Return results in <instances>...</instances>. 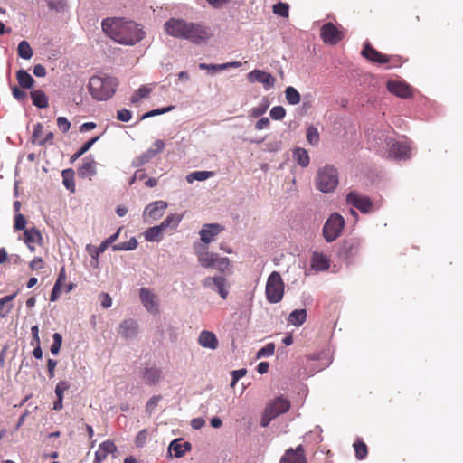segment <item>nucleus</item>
<instances>
[{
    "label": "nucleus",
    "mask_w": 463,
    "mask_h": 463,
    "mask_svg": "<svg viewBox=\"0 0 463 463\" xmlns=\"http://www.w3.org/2000/svg\"><path fill=\"white\" fill-rule=\"evenodd\" d=\"M230 266V260L228 258H220V256H217L216 263L213 266L214 269H218L219 271H225L228 267Z\"/></svg>",
    "instance_id": "obj_58"
},
{
    "label": "nucleus",
    "mask_w": 463,
    "mask_h": 463,
    "mask_svg": "<svg viewBox=\"0 0 463 463\" xmlns=\"http://www.w3.org/2000/svg\"><path fill=\"white\" fill-rule=\"evenodd\" d=\"M154 146L156 148H148L144 154L147 156V159L150 161L153 157H155L157 154L161 153L165 148V142L161 139H157L154 143Z\"/></svg>",
    "instance_id": "obj_45"
},
{
    "label": "nucleus",
    "mask_w": 463,
    "mask_h": 463,
    "mask_svg": "<svg viewBox=\"0 0 463 463\" xmlns=\"http://www.w3.org/2000/svg\"><path fill=\"white\" fill-rule=\"evenodd\" d=\"M213 176V172L211 171H194L186 175V181L192 184L194 181H204Z\"/></svg>",
    "instance_id": "obj_40"
},
{
    "label": "nucleus",
    "mask_w": 463,
    "mask_h": 463,
    "mask_svg": "<svg viewBox=\"0 0 463 463\" xmlns=\"http://www.w3.org/2000/svg\"><path fill=\"white\" fill-rule=\"evenodd\" d=\"M45 2L51 10L58 13L64 12L67 8L66 0H45Z\"/></svg>",
    "instance_id": "obj_48"
},
{
    "label": "nucleus",
    "mask_w": 463,
    "mask_h": 463,
    "mask_svg": "<svg viewBox=\"0 0 463 463\" xmlns=\"http://www.w3.org/2000/svg\"><path fill=\"white\" fill-rule=\"evenodd\" d=\"M101 26L109 37L123 45H135L145 37L138 24L122 17L105 18Z\"/></svg>",
    "instance_id": "obj_1"
},
{
    "label": "nucleus",
    "mask_w": 463,
    "mask_h": 463,
    "mask_svg": "<svg viewBox=\"0 0 463 463\" xmlns=\"http://www.w3.org/2000/svg\"><path fill=\"white\" fill-rule=\"evenodd\" d=\"M26 219L22 213H17L14 216V229L17 231L26 230Z\"/></svg>",
    "instance_id": "obj_56"
},
{
    "label": "nucleus",
    "mask_w": 463,
    "mask_h": 463,
    "mask_svg": "<svg viewBox=\"0 0 463 463\" xmlns=\"http://www.w3.org/2000/svg\"><path fill=\"white\" fill-rule=\"evenodd\" d=\"M97 163L94 158L90 156H86L83 159V163L78 169V175L80 178H91L97 174L96 169Z\"/></svg>",
    "instance_id": "obj_22"
},
{
    "label": "nucleus",
    "mask_w": 463,
    "mask_h": 463,
    "mask_svg": "<svg viewBox=\"0 0 463 463\" xmlns=\"http://www.w3.org/2000/svg\"><path fill=\"white\" fill-rule=\"evenodd\" d=\"M168 204L165 201H155L145 207L143 218L146 222L159 220L165 213Z\"/></svg>",
    "instance_id": "obj_10"
},
{
    "label": "nucleus",
    "mask_w": 463,
    "mask_h": 463,
    "mask_svg": "<svg viewBox=\"0 0 463 463\" xmlns=\"http://www.w3.org/2000/svg\"><path fill=\"white\" fill-rule=\"evenodd\" d=\"M222 230L223 227L218 223H206L203 225L199 232L201 241L203 243L212 242Z\"/></svg>",
    "instance_id": "obj_18"
},
{
    "label": "nucleus",
    "mask_w": 463,
    "mask_h": 463,
    "mask_svg": "<svg viewBox=\"0 0 463 463\" xmlns=\"http://www.w3.org/2000/svg\"><path fill=\"white\" fill-rule=\"evenodd\" d=\"M208 38L209 33L203 25L200 24L187 23L184 37L185 40L199 43Z\"/></svg>",
    "instance_id": "obj_11"
},
{
    "label": "nucleus",
    "mask_w": 463,
    "mask_h": 463,
    "mask_svg": "<svg viewBox=\"0 0 463 463\" xmlns=\"http://www.w3.org/2000/svg\"><path fill=\"white\" fill-rule=\"evenodd\" d=\"M132 118V113L127 109H122L117 111V118L121 122H128Z\"/></svg>",
    "instance_id": "obj_59"
},
{
    "label": "nucleus",
    "mask_w": 463,
    "mask_h": 463,
    "mask_svg": "<svg viewBox=\"0 0 463 463\" xmlns=\"http://www.w3.org/2000/svg\"><path fill=\"white\" fill-rule=\"evenodd\" d=\"M387 89L392 94L402 99H407L411 96V87L404 81L388 80Z\"/></svg>",
    "instance_id": "obj_19"
},
{
    "label": "nucleus",
    "mask_w": 463,
    "mask_h": 463,
    "mask_svg": "<svg viewBox=\"0 0 463 463\" xmlns=\"http://www.w3.org/2000/svg\"><path fill=\"white\" fill-rule=\"evenodd\" d=\"M164 232H165L162 230V228L159 225H156L148 228L145 232L144 236L147 241H161Z\"/></svg>",
    "instance_id": "obj_37"
},
{
    "label": "nucleus",
    "mask_w": 463,
    "mask_h": 463,
    "mask_svg": "<svg viewBox=\"0 0 463 463\" xmlns=\"http://www.w3.org/2000/svg\"><path fill=\"white\" fill-rule=\"evenodd\" d=\"M338 173L332 165H326L317 170L316 177L317 189L327 194L333 192L338 184Z\"/></svg>",
    "instance_id": "obj_3"
},
{
    "label": "nucleus",
    "mask_w": 463,
    "mask_h": 463,
    "mask_svg": "<svg viewBox=\"0 0 463 463\" xmlns=\"http://www.w3.org/2000/svg\"><path fill=\"white\" fill-rule=\"evenodd\" d=\"M284 282L278 271H272L266 283V298L269 303L277 304L280 302L284 296Z\"/></svg>",
    "instance_id": "obj_4"
},
{
    "label": "nucleus",
    "mask_w": 463,
    "mask_h": 463,
    "mask_svg": "<svg viewBox=\"0 0 463 463\" xmlns=\"http://www.w3.org/2000/svg\"><path fill=\"white\" fill-rule=\"evenodd\" d=\"M198 344L203 348L215 350L218 347L219 342L213 332L203 330L199 334Z\"/></svg>",
    "instance_id": "obj_25"
},
{
    "label": "nucleus",
    "mask_w": 463,
    "mask_h": 463,
    "mask_svg": "<svg viewBox=\"0 0 463 463\" xmlns=\"http://www.w3.org/2000/svg\"><path fill=\"white\" fill-rule=\"evenodd\" d=\"M290 402L282 396L277 397L267 406V411H269L275 418L279 417L288 411Z\"/></svg>",
    "instance_id": "obj_21"
},
{
    "label": "nucleus",
    "mask_w": 463,
    "mask_h": 463,
    "mask_svg": "<svg viewBox=\"0 0 463 463\" xmlns=\"http://www.w3.org/2000/svg\"><path fill=\"white\" fill-rule=\"evenodd\" d=\"M160 400H161L160 395H155V396L151 397L146 403V411L151 413L154 411V409L157 406Z\"/></svg>",
    "instance_id": "obj_63"
},
{
    "label": "nucleus",
    "mask_w": 463,
    "mask_h": 463,
    "mask_svg": "<svg viewBox=\"0 0 463 463\" xmlns=\"http://www.w3.org/2000/svg\"><path fill=\"white\" fill-rule=\"evenodd\" d=\"M286 115V110L282 106H275L269 111V116L274 120H280Z\"/></svg>",
    "instance_id": "obj_53"
},
{
    "label": "nucleus",
    "mask_w": 463,
    "mask_h": 463,
    "mask_svg": "<svg viewBox=\"0 0 463 463\" xmlns=\"http://www.w3.org/2000/svg\"><path fill=\"white\" fill-rule=\"evenodd\" d=\"M217 253L208 252L204 253L198 259V263L204 269L213 268L217 260Z\"/></svg>",
    "instance_id": "obj_39"
},
{
    "label": "nucleus",
    "mask_w": 463,
    "mask_h": 463,
    "mask_svg": "<svg viewBox=\"0 0 463 463\" xmlns=\"http://www.w3.org/2000/svg\"><path fill=\"white\" fill-rule=\"evenodd\" d=\"M174 106H168V107H165V108H162V109H153V110H150L146 113H145L143 116H142V119H145V118H151V117H154V116H158V115H162L164 113H166V112H169L171 110L174 109Z\"/></svg>",
    "instance_id": "obj_54"
},
{
    "label": "nucleus",
    "mask_w": 463,
    "mask_h": 463,
    "mask_svg": "<svg viewBox=\"0 0 463 463\" xmlns=\"http://www.w3.org/2000/svg\"><path fill=\"white\" fill-rule=\"evenodd\" d=\"M288 9H289L288 5L286 3H282V2H279L273 5L274 14H276L281 17L288 16Z\"/></svg>",
    "instance_id": "obj_52"
},
{
    "label": "nucleus",
    "mask_w": 463,
    "mask_h": 463,
    "mask_svg": "<svg viewBox=\"0 0 463 463\" xmlns=\"http://www.w3.org/2000/svg\"><path fill=\"white\" fill-rule=\"evenodd\" d=\"M360 248V239L354 237L345 239L339 244L337 256L346 265H350L358 255Z\"/></svg>",
    "instance_id": "obj_6"
},
{
    "label": "nucleus",
    "mask_w": 463,
    "mask_h": 463,
    "mask_svg": "<svg viewBox=\"0 0 463 463\" xmlns=\"http://www.w3.org/2000/svg\"><path fill=\"white\" fill-rule=\"evenodd\" d=\"M24 241L25 244H37L43 243V236L40 231L34 227L24 230Z\"/></svg>",
    "instance_id": "obj_30"
},
{
    "label": "nucleus",
    "mask_w": 463,
    "mask_h": 463,
    "mask_svg": "<svg viewBox=\"0 0 463 463\" xmlns=\"http://www.w3.org/2000/svg\"><path fill=\"white\" fill-rule=\"evenodd\" d=\"M137 333L138 326L134 319H126L119 325L118 335L127 340L134 339Z\"/></svg>",
    "instance_id": "obj_20"
},
{
    "label": "nucleus",
    "mask_w": 463,
    "mask_h": 463,
    "mask_svg": "<svg viewBox=\"0 0 463 463\" xmlns=\"http://www.w3.org/2000/svg\"><path fill=\"white\" fill-rule=\"evenodd\" d=\"M43 125L41 123H37L33 126V131L32 136V142L33 144H37V141H39L41 138V136L43 134Z\"/></svg>",
    "instance_id": "obj_62"
},
{
    "label": "nucleus",
    "mask_w": 463,
    "mask_h": 463,
    "mask_svg": "<svg viewBox=\"0 0 463 463\" xmlns=\"http://www.w3.org/2000/svg\"><path fill=\"white\" fill-rule=\"evenodd\" d=\"M52 338H53V342L51 345V353L53 354V355H56L59 354L60 352V349L61 347V344H62V336L61 334L59 333H54L53 335H52Z\"/></svg>",
    "instance_id": "obj_51"
},
{
    "label": "nucleus",
    "mask_w": 463,
    "mask_h": 463,
    "mask_svg": "<svg viewBox=\"0 0 463 463\" xmlns=\"http://www.w3.org/2000/svg\"><path fill=\"white\" fill-rule=\"evenodd\" d=\"M117 450L115 444L111 440H106L99 444L98 450L95 452L93 463H101L109 453Z\"/></svg>",
    "instance_id": "obj_26"
},
{
    "label": "nucleus",
    "mask_w": 463,
    "mask_h": 463,
    "mask_svg": "<svg viewBox=\"0 0 463 463\" xmlns=\"http://www.w3.org/2000/svg\"><path fill=\"white\" fill-rule=\"evenodd\" d=\"M149 160L147 159V156H146V155L144 153L140 154L139 156H136L132 162H131V165L133 167H140L144 165H146V163H148Z\"/></svg>",
    "instance_id": "obj_61"
},
{
    "label": "nucleus",
    "mask_w": 463,
    "mask_h": 463,
    "mask_svg": "<svg viewBox=\"0 0 463 463\" xmlns=\"http://www.w3.org/2000/svg\"><path fill=\"white\" fill-rule=\"evenodd\" d=\"M191 449L192 445L190 442H182L181 439H175L173 441H171L168 447V451L169 453L174 451L175 457L179 458H182L186 451H190Z\"/></svg>",
    "instance_id": "obj_27"
},
{
    "label": "nucleus",
    "mask_w": 463,
    "mask_h": 463,
    "mask_svg": "<svg viewBox=\"0 0 463 463\" xmlns=\"http://www.w3.org/2000/svg\"><path fill=\"white\" fill-rule=\"evenodd\" d=\"M151 90L146 86H142L139 89H137L135 93L131 97V103L132 104H137L142 99L146 98Z\"/></svg>",
    "instance_id": "obj_47"
},
{
    "label": "nucleus",
    "mask_w": 463,
    "mask_h": 463,
    "mask_svg": "<svg viewBox=\"0 0 463 463\" xmlns=\"http://www.w3.org/2000/svg\"><path fill=\"white\" fill-rule=\"evenodd\" d=\"M117 78L108 75H94L88 84L90 96L98 100L104 101L110 99L116 92L118 86Z\"/></svg>",
    "instance_id": "obj_2"
},
{
    "label": "nucleus",
    "mask_w": 463,
    "mask_h": 463,
    "mask_svg": "<svg viewBox=\"0 0 463 463\" xmlns=\"http://www.w3.org/2000/svg\"><path fill=\"white\" fill-rule=\"evenodd\" d=\"M187 23L183 19L171 18L165 23L164 28L168 35L184 39Z\"/></svg>",
    "instance_id": "obj_12"
},
{
    "label": "nucleus",
    "mask_w": 463,
    "mask_h": 463,
    "mask_svg": "<svg viewBox=\"0 0 463 463\" xmlns=\"http://www.w3.org/2000/svg\"><path fill=\"white\" fill-rule=\"evenodd\" d=\"M321 38L325 43L335 45L343 39V33L332 23H326L321 27Z\"/></svg>",
    "instance_id": "obj_14"
},
{
    "label": "nucleus",
    "mask_w": 463,
    "mask_h": 463,
    "mask_svg": "<svg viewBox=\"0 0 463 463\" xmlns=\"http://www.w3.org/2000/svg\"><path fill=\"white\" fill-rule=\"evenodd\" d=\"M293 157L301 167H307L309 165V156L305 148H297L293 153Z\"/></svg>",
    "instance_id": "obj_38"
},
{
    "label": "nucleus",
    "mask_w": 463,
    "mask_h": 463,
    "mask_svg": "<svg viewBox=\"0 0 463 463\" xmlns=\"http://www.w3.org/2000/svg\"><path fill=\"white\" fill-rule=\"evenodd\" d=\"M345 227L344 217L337 213H332L323 226V237L326 242L335 241L342 233Z\"/></svg>",
    "instance_id": "obj_5"
},
{
    "label": "nucleus",
    "mask_w": 463,
    "mask_h": 463,
    "mask_svg": "<svg viewBox=\"0 0 463 463\" xmlns=\"http://www.w3.org/2000/svg\"><path fill=\"white\" fill-rule=\"evenodd\" d=\"M61 175H62L63 185L71 193H74L75 192V182H74L75 172H74V170L72 168L64 169L61 172Z\"/></svg>",
    "instance_id": "obj_35"
},
{
    "label": "nucleus",
    "mask_w": 463,
    "mask_h": 463,
    "mask_svg": "<svg viewBox=\"0 0 463 463\" xmlns=\"http://www.w3.org/2000/svg\"><path fill=\"white\" fill-rule=\"evenodd\" d=\"M205 288L215 290L222 299H226L229 291L226 288V279L222 276L207 277L202 281Z\"/></svg>",
    "instance_id": "obj_13"
},
{
    "label": "nucleus",
    "mask_w": 463,
    "mask_h": 463,
    "mask_svg": "<svg viewBox=\"0 0 463 463\" xmlns=\"http://www.w3.org/2000/svg\"><path fill=\"white\" fill-rule=\"evenodd\" d=\"M207 244L208 243H203L202 241L194 243L193 248L197 259L202 257L203 254L209 252Z\"/></svg>",
    "instance_id": "obj_57"
},
{
    "label": "nucleus",
    "mask_w": 463,
    "mask_h": 463,
    "mask_svg": "<svg viewBox=\"0 0 463 463\" xmlns=\"http://www.w3.org/2000/svg\"><path fill=\"white\" fill-rule=\"evenodd\" d=\"M362 55L367 60L376 63H386L389 61V58L386 55L376 51L368 43L364 44Z\"/></svg>",
    "instance_id": "obj_24"
},
{
    "label": "nucleus",
    "mask_w": 463,
    "mask_h": 463,
    "mask_svg": "<svg viewBox=\"0 0 463 463\" xmlns=\"http://www.w3.org/2000/svg\"><path fill=\"white\" fill-rule=\"evenodd\" d=\"M250 82L261 83L266 90L274 87L276 79L269 72L261 70H253L248 73Z\"/></svg>",
    "instance_id": "obj_15"
},
{
    "label": "nucleus",
    "mask_w": 463,
    "mask_h": 463,
    "mask_svg": "<svg viewBox=\"0 0 463 463\" xmlns=\"http://www.w3.org/2000/svg\"><path fill=\"white\" fill-rule=\"evenodd\" d=\"M17 53L20 58L24 60L31 59L33 54L29 43L24 40L19 43L17 46Z\"/></svg>",
    "instance_id": "obj_43"
},
{
    "label": "nucleus",
    "mask_w": 463,
    "mask_h": 463,
    "mask_svg": "<svg viewBox=\"0 0 463 463\" xmlns=\"http://www.w3.org/2000/svg\"><path fill=\"white\" fill-rule=\"evenodd\" d=\"M354 449L355 451V457L358 460H363L366 458L368 450H367V446L364 442L357 439L354 443Z\"/></svg>",
    "instance_id": "obj_46"
},
{
    "label": "nucleus",
    "mask_w": 463,
    "mask_h": 463,
    "mask_svg": "<svg viewBox=\"0 0 463 463\" xmlns=\"http://www.w3.org/2000/svg\"><path fill=\"white\" fill-rule=\"evenodd\" d=\"M307 140L312 146H317L319 143V133L317 129L310 126L307 128Z\"/></svg>",
    "instance_id": "obj_49"
},
{
    "label": "nucleus",
    "mask_w": 463,
    "mask_h": 463,
    "mask_svg": "<svg viewBox=\"0 0 463 463\" xmlns=\"http://www.w3.org/2000/svg\"><path fill=\"white\" fill-rule=\"evenodd\" d=\"M367 138L371 148L377 152H381L383 149L387 147L388 144H390L392 137L387 135L386 130L376 128L368 130Z\"/></svg>",
    "instance_id": "obj_9"
},
{
    "label": "nucleus",
    "mask_w": 463,
    "mask_h": 463,
    "mask_svg": "<svg viewBox=\"0 0 463 463\" xmlns=\"http://www.w3.org/2000/svg\"><path fill=\"white\" fill-rule=\"evenodd\" d=\"M275 352V344L269 343L257 352V358L269 357L273 355Z\"/></svg>",
    "instance_id": "obj_50"
},
{
    "label": "nucleus",
    "mask_w": 463,
    "mask_h": 463,
    "mask_svg": "<svg viewBox=\"0 0 463 463\" xmlns=\"http://www.w3.org/2000/svg\"><path fill=\"white\" fill-rule=\"evenodd\" d=\"M107 248L108 246L103 241L98 247L87 245V250L93 260V261L91 262L92 267L97 268L99 266V254L104 252L107 250Z\"/></svg>",
    "instance_id": "obj_34"
},
{
    "label": "nucleus",
    "mask_w": 463,
    "mask_h": 463,
    "mask_svg": "<svg viewBox=\"0 0 463 463\" xmlns=\"http://www.w3.org/2000/svg\"><path fill=\"white\" fill-rule=\"evenodd\" d=\"M160 378L161 371L156 366L146 367L143 371V379L149 385L156 384Z\"/></svg>",
    "instance_id": "obj_28"
},
{
    "label": "nucleus",
    "mask_w": 463,
    "mask_h": 463,
    "mask_svg": "<svg viewBox=\"0 0 463 463\" xmlns=\"http://www.w3.org/2000/svg\"><path fill=\"white\" fill-rule=\"evenodd\" d=\"M99 139V136L94 137L89 141H87L76 153H74L71 156V163L75 162L78 158H80L82 155H84L87 151L90 149V147Z\"/></svg>",
    "instance_id": "obj_41"
},
{
    "label": "nucleus",
    "mask_w": 463,
    "mask_h": 463,
    "mask_svg": "<svg viewBox=\"0 0 463 463\" xmlns=\"http://www.w3.org/2000/svg\"><path fill=\"white\" fill-rule=\"evenodd\" d=\"M330 258L320 251H313L310 260V268L316 272L326 271L330 267Z\"/></svg>",
    "instance_id": "obj_17"
},
{
    "label": "nucleus",
    "mask_w": 463,
    "mask_h": 463,
    "mask_svg": "<svg viewBox=\"0 0 463 463\" xmlns=\"http://www.w3.org/2000/svg\"><path fill=\"white\" fill-rule=\"evenodd\" d=\"M71 387V384L67 381H60L55 386V394L57 398L63 399V393Z\"/></svg>",
    "instance_id": "obj_55"
},
{
    "label": "nucleus",
    "mask_w": 463,
    "mask_h": 463,
    "mask_svg": "<svg viewBox=\"0 0 463 463\" xmlns=\"http://www.w3.org/2000/svg\"><path fill=\"white\" fill-rule=\"evenodd\" d=\"M306 320L307 310L304 308L293 310L288 317V322L295 326H302Z\"/></svg>",
    "instance_id": "obj_32"
},
{
    "label": "nucleus",
    "mask_w": 463,
    "mask_h": 463,
    "mask_svg": "<svg viewBox=\"0 0 463 463\" xmlns=\"http://www.w3.org/2000/svg\"><path fill=\"white\" fill-rule=\"evenodd\" d=\"M286 99L290 105H297L300 102V94L298 90L292 86H288L285 90Z\"/></svg>",
    "instance_id": "obj_44"
},
{
    "label": "nucleus",
    "mask_w": 463,
    "mask_h": 463,
    "mask_svg": "<svg viewBox=\"0 0 463 463\" xmlns=\"http://www.w3.org/2000/svg\"><path fill=\"white\" fill-rule=\"evenodd\" d=\"M138 243L135 237L130 238L128 241L120 242L118 244H115L112 246V250L114 251H128V250H134L137 249Z\"/></svg>",
    "instance_id": "obj_42"
},
{
    "label": "nucleus",
    "mask_w": 463,
    "mask_h": 463,
    "mask_svg": "<svg viewBox=\"0 0 463 463\" xmlns=\"http://www.w3.org/2000/svg\"><path fill=\"white\" fill-rule=\"evenodd\" d=\"M141 303L151 314L158 313V301L152 291L146 288H141L139 292Z\"/></svg>",
    "instance_id": "obj_16"
},
{
    "label": "nucleus",
    "mask_w": 463,
    "mask_h": 463,
    "mask_svg": "<svg viewBox=\"0 0 463 463\" xmlns=\"http://www.w3.org/2000/svg\"><path fill=\"white\" fill-rule=\"evenodd\" d=\"M346 203L356 208L364 214L374 213L376 207L371 198L358 191L353 190L346 194Z\"/></svg>",
    "instance_id": "obj_7"
},
{
    "label": "nucleus",
    "mask_w": 463,
    "mask_h": 463,
    "mask_svg": "<svg viewBox=\"0 0 463 463\" xmlns=\"http://www.w3.org/2000/svg\"><path fill=\"white\" fill-rule=\"evenodd\" d=\"M247 373V370L242 368V369H239V370H234L232 372V386H234L235 383L241 379Z\"/></svg>",
    "instance_id": "obj_64"
},
{
    "label": "nucleus",
    "mask_w": 463,
    "mask_h": 463,
    "mask_svg": "<svg viewBox=\"0 0 463 463\" xmlns=\"http://www.w3.org/2000/svg\"><path fill=\"white\" fill-rule=\"evenodd\" d=\"M33 104L38 109H45L48 107V97L42 90H35L30 93Z\"/></svg>",
    "instance_id": "obj_31"
},
{
    "label": "nucleus",
    "mask_w": 463,
    "mask_h": 463,
    "mask_svg": "<svg viewBox=\"0 0 463 463\" xmlns=\"http://www.w3.org/2000/svg\"><path fill=\"white\" fill-rule=\"evenodd\" d=\"M16 293L7 295L0 298V317H5L13 308L11 301L15 298Z\"/></svg>",
    "instance_id": "obj_36"
},
{
    "label": "nucleus",
    "mask_w": 463,
    "mask_h": 463,
    "mask_svg": "<svg viewBox=\"0 0 463 463\" xmlns=\"http://www.w3.org/2000/svg\"><path fill=\"white\" fill-rule=\"evenodd\" d=\"M57 125L62 133H67L71 128V123L65 117H59L57 118Z\"/></svg>",
    "instance_id": "obj_60"
},
{
    "label": "nucleus",
    "mask_w": 463,
    "mask_h": 463,
    "mask_svg": "<svg viewBox=\"0 0 463 463\" xmlns=\"http://www.w3.org/2000/svg\"><path fill=\"white\" fill-rule=\"evenodd\" d=\"M183 216L180 214H169L160 224L159 226L162 228L164 232L167 229L175 230L177 228L179 223L181 222Z\"/></svg>",
    "instance_id": "obj_33"
},
{
    "label": "nucleus",
    "mask_w": 463,
    "mask_h": 463,
    "mask_svg": "<svg viewBox=\"0 0 463 463\" xmlns=\"http://www.w3.org/2000/svg\"><path fill=\"white\" fill-rule=\"evenodd\" d=\"M280 463H307L303 454V447L299 445L296 449H287L280 459Z\"/></svg>",
    "instance_id": "obj_23"
},
{
    "label": "nucleus",
    "mask_w": 463,
    "mask_h": 463,
    "mask_svg": "<svg viewBox=\"0 0 463 463\" xmlns=\"http://www.w3.org/2000/svg\"><path fill=\"white\" fill-rule=\"evenodd\" d=\"M386 149L388 156L395 160H407L411 156V147L407 140H395L392 137Z\"/></svg>",
    "instance_id": "obj_8"
},
{
    "label": "nucleus",
    "mask_w": 463,
    "mask_h": 463,
    "mask_svg": "<svg viewBox=\"0 0 463 463\" xmlns=\"http://www.w3.org/2000/svg\"><path fill=\"white\" fill-rule=\"evenodd\" d=\"M16 79L19 86L23 89L30 90L34 86V79L24 69H20L16 71Z\"/></svg>",
    "instance_id": "obj_29"
}]
</instances>
